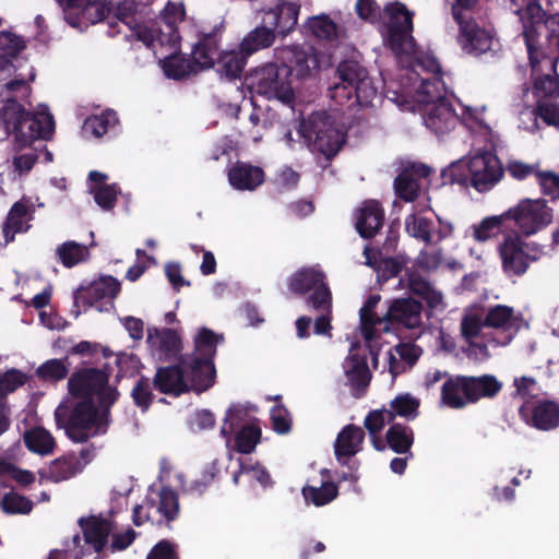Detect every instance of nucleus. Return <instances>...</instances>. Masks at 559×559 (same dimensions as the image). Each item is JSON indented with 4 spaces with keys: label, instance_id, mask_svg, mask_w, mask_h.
Masks as SVG:
<instances>
[{
    "label": "nucleus",
    "instance_id": "obj_34",
    "mask_svg": "<svg viewBox=\"0 0 559 559\" xmlns=\"http://www.w3.org/2000/svg\"><path fill=\"white\" fill-rule=\"evenodd\" d=\"M405 276L408 282V289L416 296L423 298L430 309H436L442 304V294L436 290L431 283L420 275L416 270L406 269Z\"/></svg>",
    "mask_w": 559,
    "mask_h": 559
},
{
    "label": "nucleus",
    "instance_id": "obj_23",
    "mask_svg": "<svg viewBox=\"0 0 559 559\" xmlns=\"http://www.w3.org/2000/svg\"><path fill=\"white\" fill-rule=\"evenodd\" d=\"M153 386L159 393L173 396L190 392L179 361L175 365L158 367L153 378Z\"/></svg>",
    "mask_w": 559,
    "mask_h": 559
},
{
    "label": "nucleus",
    "instance_id": "obj_39",
    "mask_svg": "<svg viewBox=\"0 0 559 559\" xmlns=\"http://www.w3.org/2000/svg\"><path fill=\"white\" fill-rule=\"evenodd\" d=\"M274 40V29L264 24L249 32L240 41L239 48L249 58L257 51L271 47Z\"/></svg>",
    "mask_w": 559,
    "mask_h": 559
},
{
    "label": "nucleus",
    "instance_id": "obj_54",
    "mask_svg": "<svg viewBox=\"0 0 559 559\" xmlns=\"http://www.w3.org/2000/svg\"><path fill=\"white\" fill-rule=\"evenodd\" d=\"M0 508L3 513L9 515L29 514L34 508V503L27 497L10 491L2 497Z\"/></svg>",
    "mask_w": 559,
    "mask_h": 559
},
{
    "label": "nucleus",
    "instance_id": "obj_24",
    "mask_svg": "<svg viewBox=\"0 0 559 559\" xmlns=\"http://www.w3.org/2000/svg\"><path fill=\"white\" fill-rule=\"evenodd\" d=\"M300 5L298 3L282 2L274 9L265 12L263 23L271 29H274V34L277 33L278 35L286 36L297 26Z\"/></svg>",
    "mask_w": 559,
    "mask_h": 559
},
{
    "label": "nucleus",
    "instance_id": "obj_4",
    "mask_svg": "<svg viewBox=\"0 0 559 559\" xmlns=\"http://www.w3.org/2000/svg\"><path fill=\"white\" fill-rule=\"evenodd\" d=\"M338 82L330 87L331 98L340 106L368 107L378 95L368 70L355 60H344L336 69Z\"/></svg>",
    "mask_w": 559,
    "mask_h": 559
},
{
    "label": "nucleus",
    "instance_id": "obj_10",
    "mask_svg": "<svg viewBox=\"0 0 559 559\" xmlns=\"http://www.w3.org/2000/svg\"><path fill=\"white\" fill-rule=\"evenodd\" d=\"M288 288L299 296L309 294L306 305L312 310H330L332 293L324 272L318 266H304L294 272L288 280Z\"/></svg>",
    "mask_w": 559,
    "mask_h": 559
},
{
    "label": "nucleus",
    "instance_id": "obj_12",
    "mask_svg": "<svg viewBox=\"0 0 559 559\" xmlns=\"http://www.w3.org/2000/svg\"><path fill=\"white\" fill-rule=\"evenodd\" d=\"M69 394L74 400L115 396V403L119 400L120 392L109 384V374L98 368L88 367L75 370L68 380Z\"/></svg>",
    "mask_w": 559,
    "mask_h": 559
},
{
    "label": "nucleus",
    "instance_id": "obj_2",
    "mask_svg": "<svg viewBox=\"0 0 559 559\" xmlns=\"http://www.w3.org/2000/svg\"><path fill=\"white\" fill-rule=\"evenodd\" d=\"M115 404V396L99 397V404L94 400H66L55 411V420L58 428L63 429L66 436L75 443H84L90 439L105 435L111 423L110 409Z\"/></svg>",
    "mask_w": 559,
    "mask_h": 559
},
{
    "label": "nucleus",
    "instance_id": "obj_35",
    "mask_svg": "<svg viewBox=\"0 0 559 559\" xmlns=\"http://www.w3.org/2000/svg\"><path fill=\"white\" fill-rule=\"evenodd\" d=\"M224 340L223 334L215 333L213 330L202 326L193 337V352L188 354L214 361L217 345L223 343Z\"/></svg>",
    "mask_w": 559,
    "mask_h": 559
},
{
    "label": "nucleus",
    "instance_id": "obj_7",
    "mask_svg": "<svg viewBox=\"0 0 559 559\" xmlns=\"http://www.w3.org/2000/svg\"><path fill=\"white\" fill-rule=\"evenodd\" d=\"M416 95L417 100L426 105L424 122L435 134H447L457 126L460 117L445 96V86L438 80L417 87Z\"/></svg>",
    "mask_w": 559,
    "mask_h": 559
},
{
    "label": "nucleus",
    "instance_id": "obj_6",
    "mask_svg": "<svg viewBox=\"0 0 559 559\" xmlns=\"http://www.w3.org/2000/svg\"><path fill=\"white\" fill-rule=\"evenodd\" d=\"M519 19L528 60H536V55L550 41L559 43V11L547 14L539 0H533L522 10Z\"/></svg>",
    "mask_w": 559,
    "mask_h": 559
},
{
    "label": "nucleus",
    "instance_id": "obj_14",
    "mask_svg": "<svg viewBox=\"0 0 559 559\" xmlns=\"http://www.w3.org/2000/svg\"><path fill=\"white\" fill-rule=\"evenodd\" d=\"M508 221H512L521 235L532 236L552 221V210L543 199H524L504 212Z\"/></svg>",
    "mask_w": 559,
    "mask_h": 559
},
{
    "label": "nucleus",
    "instance_id": "obj_48",
    "mask_svg": "<svg viewBox=\"0 0 559 559\" xmlns=\"http://www.w3.org/2000/svg\"><path fill=\"white\" fill-rule=\"evenodd\" d=\"M27 213L28 206L23 201H17L11 206L2 228L7 243L13 241L15 234L22 230L23 219Z\"/></svg>",
    "mask_w": 559,
    "mask_h": 559
},
{
    "label": "nucleus",
    "instance_id": "obj_47",
    "mask_svg": "<svg viewBox=\"0 0 559 559\" xmlns=\"http://www.w3.org/2000/svg\"><path fill=\"white\" fill-rule=\"evenodd\" d=\"M338 495V487L332 481L322 483L321 487L305 486L302 488V496L307 503H312L316 507H322L330 503Z\"/></svg>",
    "mask_w": 559,
    "mask_h": 559
},
{
    "label": "nucleus",
    "instance_id": "obj_11",
    "mask_svg": "<svg viewBox=\"0 0 559 559\" xmlns=\"http://www.w3.org/2000/svg\"><path fill=\"white\" fill-rule=\"evenodd\" d=\"M157 500L146 497L144 504H136L132 511L134 525L141 526L145 522H152L157 526L171 528V523L177 520L180 512L178 493L169 486H163L157 492Z\"/></svg>",
    "mask_w": 559,
    "mask_h": 559
},
{
    "label": "nucleus",
    "instance_id": "obj_59",
    "mask_svg": "<svg viewBox=\"0 0 559 559\" xmlns=\"http://www.w3.org/2000/svg\"><path fill=\"white\" fill-rule=\"evenodd\" d=\"M26 374L15 368L9 369L0 373V400L8 401V395L16 391L26 382Z\"/></svg>",
    "mask_w": 559,
    "mask_h": 559
},
{
    "label": "nucleus",
    "instance_id": "obj_63",
    "mask_svg": "<svg viewBox=\"0 0 559 559\" xmlns=\"http://www.w3.org/2000/svg\"><path fill=\"white\" fill-rule=\"evenodd\" d=\"M534 94L540 98L559 96V75L545 74L534 82Z\"/></svg>",
    "mask_w": 559,
    "mask_h": 559
},
{
    "label": "nucleus",
    "instance_id": "obj_51",
    "mask_svg": "<svg viewBox=\"0 0 559 559\" xmlns=\"http://www.w3.org/2000/svg\"><path fill=\"white\" fill-rule=\"evenodd\" d=\"M352 362V367L346 371L347 379L354 390L364 393L371 380L367 360L353 356Z\"/></svg>",
    "mask_w": 559,
    "mask_h": 559
},
{
    "label": "nucleus",
    "instance_id": "obj_37",
    "mask_svg": "<svg viewBox=\"0 0 559 559\" xmlns=\"http://www.w3.org/2000/svg\"><path fill=\"white\" fill-rule=\"evenodd\" d=\"M413 429L403 424H392L385 432V441L388 447L397 454L409 453L413 456L411 449L414 444Z\"/></svg>",
    "mask_w": 559,
    "mask_h": 559
},
{
    "label": "nucleus",
    "instance_id": "obj_52",
    "mask_svg": "<svg viewBox=\"0 0 559 559\" xmlns=\"http://www.w3.org/2000/svg\"><path fill=\"white\" fill-rule=\"evenodd\" d=\"M508 221L504 213L485 217L479 224L473 225V238L477 242H485L502 233L503 223Z\"/></svg>",
    "mask_w": 559,
    "mask_h": 559
},
{
    "label": "nucleus",
    "instance_id": "obj_18",
    "mask_svg": "<svg viewBox=\"0 0 559 559\" xmlns=\"http://www.w3.org/2000/svg\"><path fill=\"white\" fill-rule=\"evenodd\" d=\"M454 21L460 26L457 43L468 55L479 56L491 49L492 34L480 27L473 19L464 20L462 12L454 9Z\"/></svg>",
    "mask_w": 559,
    "mask_h": 559
},
{
    "label": "nucleus",
    "instance_id": "obj_42",
    "mask_svg": "<svg viewBox=\"0 0 559 559\" xmlns=\"http://www.w3.org/2000/svg\"><path fill=\"white\" fill-rule=\"evenodd\" d=\"M99 3L106 9L103 12L102 21L114 13L119 21L129 27L138 22V3L134 0H99Z\"/></svg>",
    "mask_w": 559,
    "mask_h": 559
},
{
    "label": "nucleus",
    "instance_id": "obj_62",
    "mask_svg": "<svg viewBox=\"0 0 559 559\" xmlns=\"http://www.w3.org/2000/svg\"><path fill=\"white\" fill-rule=\"evenodd\" d=\"M247 415V411L241 405H231L225 414L221 435L229 439L236 429L246 421Z\"/></svg>",
    "mask_w": 559,
    "mask_h": 559
},
{
    "label": "nucleus",
    "instance_id": "obj_38",
    "mask_svg": "<svg viewBox=\"0 0 559 559\" xmlns=\"http://www.w3.org/2000/svg\"><path fill=\"white\" fill-rule=\"evenodd\" d=\"M185 9L181 4L168 1L163 11L159 14L158 24H160L168 38H164V41H173L176 44L180 36L178 31V24L183 21Z\"/></svg>",
    "mask_w": 559,
    "mask_h": 559
},
{
    "label": "nucleus",
    "instance_id": "obj_9",
    "mask_svg": "<svg viewBox=\"0 0 559 559\" xmlns=\"http://www.w3.org/2000/svg\"><path fill=\"white\" fill-rule=\"evenodd\" d=\"M384 13L388 16V47L396 56L415 53L417 45L413 37L414 13L400 1L388 3Z\"/></svg>",
    "mask_w": 559,
    "mask_h": 559
},
{
    "label": "nucleus",
    "instance_id": "obj_45",
    "mask_svg": "<svg viewBox=\"0 0 559 559\" xmlns=\"http://www.w3.org/2000/svg\"><path fill=\"white\" fill-rule=\"evenodd\" d=\"M130 29L132 31L133 36L148 48L153 47L155 41L160 45H175L173 41L163 40L164 38H168V36L165 34L163 26L157 22H154L151 25L135 22L130 26Z\"/></svg>",
    "mask_w": 559,
    "mask_h": 559
},
{
    "label": "nucleus",
    "instance_id": "obj_50",
    "mask_svg": "<svg viewBox=\"0 0 559 559\" xmlns=\"http://www.w3.org/2000/svg\"><path fill=\"white\" fill-rule=\"evenodd\" d=\"M116 123H118L116 111L106 109L100 115L87 117L83 123V130L96 138H100Z\"/></svg>",
    "mask_w": 559,
    "mask_h": 559
},
{
    "label": "nucleus",
    "instance_id": "obj_58",
    "mask_svg": "<svg viewBox=\"0 0 559 559\" xmlns=\"http://www.w3.org/2000/svg\"><path fill=\"white\" fill-rule=\"evenodd\" d=\"M420 402L409 393L399 394L390 403L391 413L405 418H415L418 415Z\"/></svg>",
    "mask_w": 559,
    "mask_h": 559
},
{
    "label": "nucleus",
    "instance_id": "obj_32",
    "mask_svg": "<svg viewBox=\"0 0 559 559\" xmlns=\"http://www.w3.org/2000/svg\"><path fill=\"white\" fill-rule=\"evenodd\" d=\"M147 343L156 347L164 355L165 359L179 358L182 352V341L176 330L173 329H148Z\"/></svg>",
    "mask_w": 559,
    "mask_h": 559
},
{
    "label": "nucleus",
    "instance_id": "obj_25",
    "mask_svg": "<svg viewBox=\"0 0 559 559\" xmlns=\"http://www.w3.org/2000/svg\"><path fill=\"white\" fill-rule=\"evenodd\" d=\"M365 440V431L361 427L349 424L337 435L334 442V454L341 465H348L350 457L360 450Z\"/></svg>",
    "mask_w": 559,
    "mask_h": 559
},
{
    "label": "nucleus",
    "instance_id": "obj_1",
    "mask_svg": "<svg viewBox=\"0 0 559 559\" xmlns=\"http://www.w3.org/2000/svg\"><path fill=\"white\" fill-rule=\"evenodd\" d=\"M53 130L55 121L50 112H31L14 97L7 98L0 108V141L13 136L12 165L19 174L32 170L38 160L37 152L32 150L33 143L50 139Z\"/></svg>",
    "mask_w": 559,
    "mask_h": 559
},
{
    "label": "nucleus",
    "instance_id": "obj_30",
    "mask_svg": "<svg viewBox=\"0 0 559 559\" xmlns=\"http://www.w3.org/2000/svg\"><path fill=\"white\" fill-rule=\"evenodd\" d=\"M286 63L283 67L289 69V76L306 79L311 71L319 68V59L313 48L293 47L287 50Z\"/></svg>",
    "mask_w": 559,
    "mask_h": 559
},
{
    "label": "nucleus",
    "instance_id": "obj_29",
    "mask_svg": "<svg viewBox=\"0 0 559 559\" xmlns=\"http://www.w3.org/2000/svg\"><path fill=\"white\" fill-rule=\"evenodd\" d=\"M79 524L83 532L86 544L99 554L108 544V537L112 532V524L109 520L100 516L81 518Z\"/></svg>",
    "mask_w": 559,
    "mask_h": 559
},
{
    "label": "nucleus",
    "instance_id": "obj_20",
    "mask_svg": "<svg viewBox=\"0 0 559 559\" xmlns=\"http://www.w3.org/2000/svg\"><path fill=\"white\" fill-rule=\"evenodd\" d=\"M431 168L423 163H411L394 179L395 194L405 202L415 201L421 191L420 180L427 179Z\"/></svg>",
    "mask_w": 559,
    "mask_h": 559
},
{
    "label": "nucleus",
    "instance_id": "obj_43",
    "mask_svg": "<svg viewBox=\"0 0 559 559\" xmlns=\"http://www.w3.org/2000/svg\"><path fill=\"white\" fill-rule=\"evenodd\" d=\"M413 70L418 76L421 72L429 74V76L420 79L418 87H423L426 83H435L437 80L445 86L443 82L442 67L438 59L431 53H420L416 57L413 63Z\"/></svg>",
    "mask_w": 559,
    "mask_h": 559
},
{
    "label": "nucleus",
    "instance_id": "obj_41",
    "mask_svg": "<svg viewBox=\"0 0 559 559\" xmlns=\"http://www.w3.org/2000/svg\"><path fill=\"white\" fill-rule=\"evenodd\" d=\"M380 300V295H370L359 311L361 333L366 340H372L376 329L380 330L383 325L382 317L374 312Z\"/></svg>",
    "mask_w": 559,
    "mask_h": 559
},
{
    "label": "nucleus",
    "instance_id": "obj_33",
    "mask_svg": "<svg viewBox=\"0 0 559 559\" xmlns=\"http://www.w3.org/2000/svg\"><path fill=\"white\" fill-rule=\"evenodd\" d=\"M248 57L238 47L237 50L221 51L214 67L222 80L231 82L241 78Z\"/></svg>",
    "mask_w": 559,
    "mask_h": 559
},
{
    "label": "nucleus",
    "instance_id": "obj_16",
    "mask_svg": "<svg viewBox=\"0 0 559 559\" xmlns=\"http://www.w3.org/2000/svg\"><path fill=\"white\" fill-rule=\"evenodd\" d=\"M423 304L412 297L395 298L389 304L382 317L380 331L388 333L391 328L414 330L421 325Z\"/></svg>",
    "mask_w": 559,
    "mask_h": 559
},
{
    "label": "nucleus",
    "instance_id": "obj_3",
    "mask_svg": "<svg viewBox=\"0 0 559 559\" xmlns=\"http://www.w3.org/2000/svg\"><path fill=\"white\" fill-rule=\"evenodd\" d=\"M504 168L498 156L490 152H481L472 156L468 162H454L441 173L443 185L459 183L473 187L484 193L491 190L503 177Z\"/></svg>",
    "mask_w": 559,
    "mask_h": 559
},
{
    "label": "nucleus",
    "instance_id": "obj_36",
    "mask_svg": "<svg viewBox=\"0 0 559 559\" xmlns=\"http://www.w3.org/2000/svg\"><path fill=\"white\" fill-rule=\"evenodd\" d=\"M160 63L166 78L173 80L185 79L188 75L197 73L201 70L199 69V64L192 56L191 58H187L182 53H174L169 57H166Z\"/></svg>",
    "mask_w": 559,
    "mask_h": 559
},
{
    "label": "nucleus",
    "instance_id": "obj_21",
    "mask_svg": "<svg viewBox=\"0 0 559 559\" xmlns=\"http://www.w3.org/2000/svg\"><path fill=\"white\" fill-rule=\"evenodd\" d=\"M224 33L223 24L215 25L210 32H200L198 41L193 45L191 56L199 64V69L214 68L216 55Z\"/></svg>",
    "mask_w": 559,
    "mask_h": 559
},
{
    "label": "nucleus",
    "instance_id": "obj_22",
    "mask_svg": "<svg viewBox=\"0 0 559 559\" xmlns=\"http://www.w3.org/2000/svg\"><path fill=\"white\" fill-rule=\"evenodd\" d=\"M469 376H449L441 386V402L453 409L474 404Z\"/></svg>",
    "mask_w": 559,
    "mask_h": 559
},
{
    "label": "nucleus",
    "instance_id": "obj_60",
    "mask_svg": "<svg viewBox=\"0 0 559 559\" xmlns=\"http://www.w3.org/2000/svg\"><path fill=\"white\" fill-rule=\"evenodd\" d=\"M513 309L504 305H497L489 308L484 325L495 329H507L511 325Z\"/></svg>",
    "mask_w": 559,
    "mask_h": 559
},
{
    "label": "nucleus",
    "instance_id": "obj_57",
    "mask_svg": "<svg viewBox=\"0 0 559 559\" xmlns=\"http://www.w3.org/2000/svg\"><path fill=\"white\" fill-rule=\"evenodd\" d=\"M36 377L43 381L58 382L67 378L69 369L61 359H49L36 369Z\"/></svg>",
    "mask_w": 559,
    "mask_h": 559
},
{
    "label": "nucleus",
    "instance_id": "obj_40",
    "mask_svg": "<svg viewBox=\"0 0 559 559\" xmlns=\"http://www.w3.org/2000/svg\"><path fill=\"white\" fill-rule=\"evenodd\" d=\"M23 441L31 452L41 456L51 454L56 448L55 438L43 427L26 430L23 436Z\"/></svg>",
    "mask_w": 559,
    "mask_h": 559
},
{
    "label": "nucleus",
    "instance_id": "obj_31",
    "mask_svg": "<svg viewBox=\"0 0 559 559\" xmlns=\"http://www.w3.org/2000/svg\"><path fill=\"white\" fill-rule=\"evenodd\" d=\"M228 181L237 190H254L264 181V171L259 166L243 162L235 163L228 169Z\"/></svg>",
    "mask_w": 559,
    "mask_h": 559
},
{
    "label": "nucleus",
    "instance_id": "obj_26",
    "mask_svg": "<svg viewBox=\"0 0 559 559\" xmlns=\"http://www.w3.org/2000/svg\"><path fill=\"white\" fill-rule=\"evenodd\" d=\"M59 7L67 14L68 23L75 26L79 23V14L92 24L102 22L105 7L99 0H56Z\"/></svg>",
    "mask_w": 559,
    "mask_h": 559
},
{
    "label": "nucleus",
    "instance_id": "obj_27",
    "mask_svg": "<svg viewBox=\"0 0 559 559\" xmlns=\"http://www.w3.org/2000/svg\"><path fill=\"white\" fill-rule=\"evenodd\" d=\"M384 223V210L376 200H367L358 210L356 230L365 239L373 238Z\"/></svg>",
    "mask_w": 559,
    "mask_h": 559
},
{
    "label": "nucleus",
    "instance_id": "obj_64",
    "mask_svg": "<svg viewBox=\"0 0 559 559\" xmlns=\"http://www.w3.org/2000/svg\"><path fill=\"white\" fill-rule=\"evenodd\" d=\"M535 177L544 195L549 197L552 201L559 200V174L550 170H538Z\"/></svg>",
    "mask_w": 559,
    "mask_h": 559
},
{
    "label": "nucleus",
    "instance_id": "obj_5",
    "mask_svg": "<svg viewBox=\"0 0 559 559\" xmlns=\"http://www.w3.org/2000/svg\"><path fill=\"white\" fill-rule=\"evenodd\" d=\"M298 133L312 153L333 159L346 143V132L335 117L325 110L310 114L300 121Z\"/></svg>",
    "mask_w": 559,
    "mask_h": 559
},
{
    "label": "nucleus",
    "instance_id": "obj_49",
    "mask_svg": "<svg viewBox=\"0 0 559 559\" xmlns=\"http://www.w3.org/2000/svg\"><path fill=\"white\" fill-rule=\"evenodd\" d=\"M261 428L257 424L241 426L235 435V449L242 454H250L254 451L261 439Z\"/></svg>",
    "mask_w": 559,
    "mask_h": 559
},
{
    "label": "nucleus",
    "instance_id": "obj_8",
    "mask_svg": "<svg viewBox=\"0 0 559 559\" xmlns=\"http://www.w3.org/2000/svg\"><path fill=\"white\" fill-rule=\"evenodd\" d=\"M249 81L251 88L269 100L276 99L283 104H290L295 99L287 67L266 63L254 69L249 76Z\"/></svg>",
    "mask_w": 559,
    "mask_h": 559
},
{
    "label": "nucleus",
    "instance_id": "obj_15",
    "mask_svg": "<svg viewBox=\"0 0 559 559\" xmlns=\"http://www.w3.org/2000/svg\"><path fill=\"white\" fill-rule=\"evenodd\" d=\"M121 292L120 282L111 275H102L87 286H80L74 293V305L96 307L98 311L115 309V298Z\"/></svg>",
    "mask_w": 559,
    "mask_h": 559
},
{
    "label": "nucleus",
    "instance_id": "obj_28",
    "mask_svg": "<svg viewBox=\"0 0 559 559\" xmlns=\"http://www.w3.org/2000/svg\"><path fill=\"white\" fill-rule=\"evenodd\" d=\"M83 471L81 460L74 453H68L51 461L47 468L38 472L41 480L60 483L74 477Z\"/></svg>",
    "mask_w": 559,
    "mask_h": 559
},
{
    "label": "nucleus",
    "instance_id": "obj_13",
    "mask_svg": "<svg viewBox=\"0 0 559 559\" xmlns=\"http://www.w3.org/2000/svg\"><path fill=\"white\" fill-rule=\"evenodd\" d=\"M533 251L531 245L524 241L519 233L513 230L503 234L497 247L503 273L508 277L523 276L531 264L538 259Z\"/></svg>",
    "mask_w": 559,
    "mask_h": 559
},
{
    "label": "nucleus",
    "instance_id": "obj_17",
    "mask_svg": "<svg viewBox=\"0 0 559 559\" xmlns=\"http://www.w3.org/2000/svg\"><path fill=\"white\" fill-rule=\"evenodd\" d=\"M178 361L190 391L200 394L214 385L216 379L214 361L189 354L180 355Z\"/></svg>",
    "mask_w": 559,
    "mask_h": 559
},
{
    "label": "nucleus",
    "instance_id": "obj_53",
    "mask_svg": "<svg viewBox=\"0 0 559 559\" xmlns=\"http://www.w3.org/2000/svg\"><path fill=\"white\" fill-rule=\"evenodd\" d=\"M153 381L141 376L134 383L131 390V397L133 404L140 408L143 413L147 412L154 401V393L152 391Z\"/></svg>",
    "mask_w": 559,
    "mask_h": 559
},
{
    "label": "nucleus",
    "instance_id": "obj_19",
    "mask_svg": "<svg viewBox=\"0 0 559 559\" xmlns=\"http://www.w3.org/2000/svg\"><path fill=\"white\" fill-rule=\"evenodd\" d=\"M519 415L527 425L548 431L559 426V403L550 400L526 401L519 408Z\"/></svg>",
    "mask_w": 559,
    "mask_h": 559
},
{
    "label": "nucleus",
    "instance_id": "obj_56",
    "mask_svg": "<svg viewBox=\"0 0 559 559\" xmlns=\"http://www.w3.org/2000/svg\"><path fill=\"white\" fill-rule=\"evenodd\" d=\"M307 27L320 39L332 40L337 38V25L326 14L309 17Z\"/></svg>",
    "mask_w": 559,
    "mask_h": 559
},
{
    "label": "nucleus",
    "instance_id": "obj_55",
    "mask_svg": "<svg viewBox=\"0 0 559 559\" xmlns=\"http://www.w3.org/2000/svg\"><path fill=\"white\" fill-rule=\"evenodd\" d=\"M57 254L63 266L73 267L85 260L88 251L83 245L75 241H66L58 247Z\"/></svg>",
    "mask_w": 559,
    "mask_h": 559
},
{
    "label": "nucleus",
    "instance_id": "obj_61",
    "mask_svg": "<svg viewBox=\"0 0 559 559\" xmlns=\"http://www.w3.org/2000/svg\"><path fill=\"white\" fill-rule=\"evenodd\" d=\"M556 41H550L548 46L540 49V53L536 55V60H530L533 71L544 62L555 74L559 75V43Z\"/></svg>",
    "mask_w": 559,
    "mask_h": 559
},
{
    "label": "nucleus",
    "instance_id": "obj_44",
    "mask_svg": "<svg viewBox=\"0 0 559 559\" xmlns=\"http://www.w3.org/2000/svg\"><path fill=\"white\" fill-rule=\"evenodd\" d=\"M474 404L481 399H493L502 390V382L493 374L469 376Z\"/></svg>",
    "mask_w": 559,
    "mask_h": 559
},
{
    "label": "nucleus",
    "instance_id": "obj_46",
    "mask_svg": "<svg viewBox=\"0 0 559 559\" xmlns=\"http://www.w3.org/2000/svg\"><path fill=\"white\" fill-rule=\"evenodd\" d=\"M433 222L427 217L417 216L415 213L405 217L406 233L426 245L432 243Z\"/></svg>",
    "mask_w": 559,
    "mask_h": 559
}]
</instances>
